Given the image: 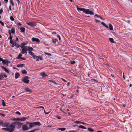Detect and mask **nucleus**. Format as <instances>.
Masks as SVG:
<instances>
[{
	"mask_svg": "<svg viewBox=\"0 0 132 132\" xmlns=\"http://www.w3.org/2000/svg\"><path fill=\"white\" fill-rule=\"evenodd\" d=\"M45 53L46 54V55H49L50 56H51V54L50 53H47L46 52H45Z\"/></svg>",
	"mask_w": 132,
	"mask_h": 132,
	"instance_id": "603ef678",
	"label": "nucleus"
},
{
	"mask_svg": "<svg viewBox=\"0 0 132 132\" xmlns=\"http://www.w3.org/2000/svg\"><path fill=\"white\" fill-rule=\"evenodd\" d=\"M1 67L2 69H3L7 73H9V70L7 69L5 67H4L3 66H2Z\"/></svg>",
	"mask_w": 132,
	"mask_h": 132,
	"instance_id": "f3484780",
	"label": "nucleus"
},
{
	"mask_svg": "<svg viewBox=\"0 0 132 132\" xmlns=\"http://www.w3.org/2000/svg\"><path fill=\"white\" fill-rule=\"evenodd\" d=\"M18 122V121H15L12 124L14 125H17Z\"/></svg>",
	"mask_w": 132,
	"mask_h": 132,
	"instance_id": "a19ab883",
	"label": "nucleus"
},
{
	"mask_svg": "<svg viewBox=\"0 0 132 132\" xmlns=\"http://www.w3.org/2000/svg\"><path fill=\"white\" fill-rule=\"evenodd\" d=\"M43 60V58L42 56H37L36 58V61H38L39 60L42 61Z\"/></svg>",
	"mask_w": 132,
	"mask_h": 132,
	"instance_id": "6e6552de",
	"label": "nucleus"
},
{
	"mask_svg": "<svg viewBox=\"0 0 132 132\" xmlns=\"http://www.w3.org/2000/svg\"><path fill=\"white\" fill-rule=\"evenodd\" d=\"M10 19L11 21H13L14 20V18L12 16L10 17Z\"/></svg>",
	"mask_w": 132,
	"mask_h": 132,
	"instance_id": "58836bf2",
	"label": "nucleus"
},
{
	"mask_svg": "<svg viewBox=\"0 0 132 132\" xmlns=\"http://www.w3.org/2000/svg\"><path fill=\"white\" fill-rule=\"evenodd\" d=\"M25 91L26 92H29L30 93L31 92L32 90L28 87H26L24 88Z\"/></svg>",
	"mask_w": 132,
	"mask_h": 132,
	"instance_id": "1a4fd4ad",
	"label": "nucleus"
},
{
	"mask_svg": "<svg viewBox=\"0 0 132 132\" xmlns=\"http://www.w3.org/2000/svg\"><path fill=\"white\" fill-rule=\"evenodd\" d=\"M26 123L28 126V128L29 129H30L32 127H33L36 126H40L41 125L40 123L39 122H26Z\"/></svg>",
	"mask_w": 132,
	"mask_h": 132,
	"instance_id": "f03ea898",
	"label": "nucleus"
},
{
	"mask_svg": "<svg viewBox=\"0 0 132 132\" xmlns=\"http://www.w3.org/2000/svg\"><path fill=\"white\" fill-rule=\"evenodd\" d=\"M10 43L12 44L11 47H13L14 46H15V45L16 43V42H14L13 40H10Z\"/></svg>",
	"mask_w": 132,
	"mask_h": 132,
	"instance_id": "9d476101",
	"label": "nucleus"
},
{
	"mask_svg": "<svg viewBox=\"0 0 132 132\" xmlns=\"http://www.w3.org/2000/svg\"><path fill=\"white\" fill-rule=\"evenodd\" d=\"M27 118H28L26 117H23L22 118H21V121H24Z\"/></svg>",
	"mask_w": 132,
	"mask_h": 132,
	"instance_id": "473e14b6",
	"label": "nucleus"
},
{
	"mask_svg": "<svg viewBox=\"0 0 132 132\" xmlns=\"http://www.w3.org/2000/svg\"><path fill=\"white\" fill-rule=\"evenodd\" d=\"M0 61H2V63L4 64H6V61L4 60H3L2 58L0 57Z\"/></svg>",
	"mask_w": 132,
	"mask_h": 132,
	"instance_id": "aec40b11",
	"label": "nucleus"
},
{
	"mask_svg": "<svg viewBox=\"0 0 132 132\" xmlns=\"http://www.w3.org/2000/svg\"><path fill=\"white\" fill-rule=\"evenodd\" d=\"M95 21L96 22H101L99 20H98L97 19H95Z\"/></svg>",
	"mask_w": 132,
	"mask_h": 132,
	"instance_id": "5fc2aeb1",
	"label": "nucleus"
},
{
	"mask_svg": "<svg viewBox=\"0 0 132 132\" xmlns=\"http://www.w3.org/2000/svg\"><path fill=\"white\" fill-rule=\"evenodd\" d=\"M37 56L35 55H34L33 56H32V57H33V59H35L36 58Z\"/></svg>",
	"mask_w": 132,
	"mask_h": 132,
	"instance_id": "49530a36",
	"label": "nucleus"
},
{
	"mask_svg": "<svg viewBox=\"0 0 132 132\" xmlns=\"http://www.w3.org/2000/svg\"><path fill=\"white\" fill-rule=\"evenodd\" d=\"M29 77L27 76H25L24 77H22L21 79L22 81L26 84H28L29 82V80L28 79Z\"/></svg>",
	"mask_w": 132,
	"mask_h": 132,
	"instance_id": "20e7f679",
	"label": "nucleus"
},
{
	"mask_svg": "<svg viewBox=\"0 0 132 132\" xmlns=\"http://www.w3.org/2000/svg\"><path fill=\"white\" fill-rule=\"evenodd\" d=\"M20 32L22 33H24L25 31V29L24 28L22 27L20 28Z\"/></svg>",
	"mask_w": 132,
	"mask_h": 132,
	"instance_id": "9b49d317",
	"label": "nucleus"
},
{
	"mask_svg": "<svg viewBox=\"0 0 132 132\" xmlns=\"http://www.w3.org/2000/svg\"><path fill=\"white\" fill-rule=\"evenodd\" d=\"M18 118H14L13 119V120L14 121H18Z\"/></svg>",
	"mask_w": 132,
	"mask_h": 132,
	"instance_id": "09e8293b",
	"label": "nucleus"
},
{
	"mask_svg": "<svg viewBox=\"0 0 132 132\" xmlns=\"http://www.w3.org/2000/svg\"><path fill=\"white\" fill-rule=\"evenodd\" d=\"M109 28L110 30H113V26L111 24H109Z\"/></svg>",
	"mask_w": 132,
	"mask_h": 132,
	"instance_id": "4be33fe9",
	"label": "nucleus"
},
{
	"mask_svg": "<svg viewBox=\"0 0 132 132\" xmlns=\"http://www.w3.org/2000/svg\"><path fill=\"white\" fill-rule=\"evenodd\" d=\"M80 121H75L73 122L75 123H80Z\"/></svg>",
	"mask_w": 132,
	"mask_h": 132,
	"instance_id": "c9c22d12",
	"label": "nucleus"
},
{
	"mask_svg": "<svg viewBox=\"0 0 132 132\" xmlns=\"http://www.w3.org/2000/svg\"><path fill=\"white\" fill-rule=\"evenodd\" d=\"M28 53L31 55L32 56H33L34 54V53L33 52H28Z\"/></svg>",
	"mask_w": 132,
	"mask_h": 132,
	"instance_id": "7c9ffc66",
	"label": "nucleus"
},
{
	"mask_svg": "<svg viewBox=\"0 0 132 132\" xmlns=\"http://www.w3.org/2000/svg\"><path fill=\"white\" fill-rule=\"evenodd\" d=\"M4 78V75H0V79H1Z\"/></svg>",
	"mask_w": 132,
	"mask_h": 132,
	"instance_id": "37998d69",
	"label": "nucleus"
},
{
	"mask_svg": "<svg viewBox=\"0 0 132 132\" xmlns=\"http://www.w3.org/2000/svg\"><path fill=\"white\" fill-rule=\"evenodd\" d=\"M16 113L19 115L21 114V113L19 111H16L15 112Z\"/></svg>",
	"mask_w": 132,
	"mask_h": 132,
	"instance_id": "de8ad7c7",
	"label": "nucleus"
},
{
	"mask_svg": "<svg viewBox=\"0 0 132 132\" xmlns=\"http://www.w3.org/2000/svg\"><path fill=\"white\" fill-rule=\"evenodd\" d=\"M31 40L33 42H36L37 43H39L40 42L39 39L38 38L33 37L31 38Z\"/></svg>",
	"mask_w": 132,
	"mask_h": 132,
	"instance_id": "0eeeda50",
	"label": "nucleus"
},
{
	"mask_svg": "<svg viewBox=\"0 0 132 132\" xmlns=\"http://www.w3.org/2000/svg\"><path fill=\"white\" fill-rule=\"evenodd\" d=\"M109 40L110 42L112 43H115L114 41V40L113 38H110L109 39Z\"/></svg>",
	"mask_w": 132,
	"mask_h": 132,
	"instance_id": "b1692460",
	"label": "nucleus"
},
{
	"mask_svg": "<svg viewBox=\"0 0 132 132\" xmlns=\"http://www.w3.org/2000/svg\"><path fill=\"white\" fill-rule=\"evenodd\" d=\"M23 124V123L20 122H18L17 125H18L19 126H20Z\"/></svg>",
	"mask_w": 132,
	"mask_h": 132,
	"instance_id": "c756f323",
	"label": "nucleus"
},
{
	"mask_svg": "<svg viewBox=\"0 0 132 132\" xmlns=\"http://www.w3.org/2000/svg\"><path fill=\"white\" fill-rule=\"evenodd\" d=\"M16 24L18 26H21V24L19 23H17Z\"/></svg>",
	"mask_w": 132,
	"mask_h": 132,
	"instance_id": "8fccbe9b",
	"label": "nucleus"
},
{
	"mask_svg": "<svg viewBox=\"0 0 132 132\" xmlns=\"http://www.w3.org/2000/svg\"><path fill=\"white\" fill-rule=\"evenodd\" d=\"M20 75L19 73L16 72L15 73V78L16 79H17L20 76Z\"/></svg>",
	"mask_w": 132,
	"mask_h": 132,
	"instance_id": "6ab92c4d",
	"label": "nucleus"
},
{
	"mask_svg": "<svg viewBox=\"0 0 132 132\" xmlns=\"http://www.w3.org/2000/svg\"><path fill=\"white\" fill-rule=\"evenodd\" d=\"M52 34L53 35H55L56 34V33L55 32H52Z\"/></svg>",
	"mask_w": 132,
	"mask_h": 132,
	"instance_id": "680f3d73",
	"label": "nucleus"
},
{
	"mask_svg": "<svg viewBox=\"0 0 132 132\" xmlns=\"http://www.w3.org/2000/svg\"><path fill=\"white\" fill-rule=\"evenodd\" d=\"M22 55L21 53L19 54L18 56L16 57L17 59L20 60V59L21 57L22 56Z\"/></svg>",
	"mask_w": 132,
	"mask_h": 132,
	"instance_id": "5701e85b",
	"label": "nucleus"
},
{
	"mask_svg": "<svg viewBox=\"0 0 132 132\" xmlns=\"http://www.w3.org/2000/svg\"><path fill=\"white\" fill-rule=\"evenodd\" d=\"M10 61H7L6 62V64H6V65H8V63H10Z\"/></svg>",
	"mask_w": 132,
	"mask_h": 132,
	"instance_id": "6e6d98bb",
	"label": "nucleus"
},
{
	"mask_svg": "<svg viewBox=\"0 0 132 132\" xmlns=\"http://www.w3.org/2000/svg\"><path fill=\"white\" fill-rule=\"evenodd\" d=\"M29 46H25L23 48L24 49H25V50H26V51H28V47Z\"/></svg>",
	"mask_w": 132,
	"mask_h": 132,
	"instance_id": "4c0bfd02",
	"label": "nucleus"
},
{
	"mask_svg": "<svg viewBox=\"0 0 132 132\" xmlns=\"http://www.w3.org/2000/svg\"><path fill=\"white\" fill-rule=\"evenodd\" d=\"M57 37H58L59 38V40L60 41L61 40V38L60 36L59 35H57Z\"/></svg>",
	"mask_w": 132,
	"mask_h": 132,
	"instance_id": "a18cd8bd",
	"label": "nucleus"
},
{
	"mask_svg": "<svg viewBox=\"0 0 132 132\" xmlns=\"http://www.w3.org/2000/svg\"><path fill=\"white\" fill-rule=\"evenodd\" d=\"M70 63L71 64H74L75 63V61H71L70 62Z\"/></svg>",
	"mask_w": 132,
	"mask_h": 132,
	"instance_id": "ea45409f",
	"label": "nucleus"
},
{
	"mask_svg": "<svg viewBox=\"0 0 132 132\" xmlns=\"http://www.w3.org/2000/svg\"><path fill=\"white\" fill-rule=\"evenodd\" d=\"M10 32L13 34H14L15 33V29L14 27H13L11 28V30H10Z\"/></svg>",
	"mask_w": 132,
	"mask_h": 132,
	"instance_id": "2eb2a0df",
	"label": "nucleus"
},
{
	"mask_svg": "<svg viewBox=\"0 0 132 132\" xmlns=\"http://www.w3.org/2000/svg\"><path fill=\"white\" fill-rule=\"evenodd\" d=\"M41 75L44 77H48V76L46 75L45 73L42 72L41 73Z\"/></svg>",
	"mask_w": 132,
	"mask_h": 132,
	"instance_id": "ddd939ff",
	"label": "nucleus"
},
{
	"mask_svg": "<svg viewBox=\"0 0 132 132\" xmlns=\"http://www.w3.org/2000/svg\"><path fill=\"white\" fill-rule=\"evenodd\" d=\"M0 115L2 116L3 117H4L5 116L4 114L2 113H0Z\"/></svg>",
	"mask_w": 132,
	"mask_h": 132,
	"instance_id": "e2e57ef3",
	"label": "nucleus"
},
{
	"mask_svg": "<svg viewBox=\"0 0 132 132\" xmlns=\"http://www.w3.org/2000/svg\"><path fill=\"white\" fill-rule=\"evenodd\" d=\"M77 9L79 12V11H82L84 13L86 14H89L91 15L94 14V10L93 9H86L84 8L77 7Z\"/></svg>",
	"mask_w": 132,
	"mask_h": 132,
	"instance_id": "f257e3e1",
	"label": "nucleus"
},
{
	"mask_svg": "<svg viewBox=\"0 0 132 132\" xmlns=\"http://www.w3.org/2000/svg\"><path fill=\"white\" fill-rule=\"evenodd\" d=\"M0 23L3 26H4V24L3 22H2L1 21H0Z\"/></svg>",
	"mask_w": 132,
	"mask_h": 132,
	"instance_id": "c03bdc74",
	"label": "nucleus"
},
{
	"mask_svg": "<svg viewBox=\"0 0 132 132\" xmlns=\"http://www.w3.org/2000/svg\"><path fill=\"white\" fill-rule=\"evenodd\" d=\"M26 24L31 27L35 26L37 25V23L35 22H26Z\"/></svg>",
	"mask_w": 132,
	"mask_h": 132,
	"instance_id": "39448f33",
	"label": "nucleus"
},
{
	"mask_svg": "<svg viewBox=\"0 0 132 132\" xmlns=\"http://www.w3.org/2000/svg\"><path fill=\"white\" fill-rule=\"evenodd\" d=\"M3 11L2 9H1L0 10V14H2V12H3Z\"/></svg>",
	"mask_w": 132,
	"mask_h": 132,
	"instance_id": "3c124183",
	"label": "nucleus"
},
{
	"mask_svg": "<svg viewBox=\"0 0 132 132\" xmlns=\"http://www.w3.org/2000/svg\"><path fill=\"white\" fill-rule=\"evenodd\" d=\"M2 105L3 106H5L6 105L5 103L4 102V101L2 100Z\"/></svg>",
	"mask_w": 132,
	"mask_h": 132,
	"instance_id": "e433bc0d",
	"label": "nucleus"
},
{
	"mask_svg": "<svg viewBox=\"0 0 132 132\" xmlns=\"http://www.w3.org/2000/svg\"><path fill=\"white\" fill-rule=\"evenodd\" d=\"M38 129H34L33 130L30 131H28V132H34L36 131L37 130H38Z\"/></svg>",
	"mask_w": 132,
	"mask_h": 132,
	"instance_id": "f704fd0d",
	"label": "nucleus"
},
{
	"mask_svg": "<svg viewBox=\"0 0 132 132\" xmlns=\"http://www.w3.org/2000/svg\"><path fill=\"white\" fill-rule=\"evenodd\" d=\"M27 43L23 42L22 43L20 46V47L22 48H24L25 46L27 44Z\"/></svg>",
	"mask_w": 132,
	"mask_h": 132,
	"instance_id": "f8f14e48",
	"label": "nucleus"
},
{
	"mask_svg": "<svg viewBox=\"0 0 132 132\" xmlns=\"http://www.w3.org/2000/svg\"><path fill=\"white\" fill-rule=\"evenodd\" d=\"M3 123V122L2 121L0 120V126Z\"/></svg>",
	"mask_w": 132,
	"mask_h": 132,
	"instance_id": "4d7b16f0",
	"label": "nucleus"
},
{
	"mask_svg": "<svg viewBox=\"0 0 132 132\" xmlns=\"http://www.w3.org/2000/svg\"><path fill=\"white\" fill-rule=\"evenodd\" d=\"M78 127L79 128H80L84 129H86V127H84L83 126H82V125H80V126H78Z\"/></svg>",
	"mask_w": 132,
	"mask_h": 132,
	"instance_id": "a878e982",
	"label": "nucleus"
},
{
	"mask_svg": "<svg viewBox=\"0 0 132 132\" xmlns=\"http://www.w3.org/2000/svg\"><path fill=\"white\" fill-rule=\"evenodd\" d=\"M22 130L24 131L27 130L29 129L28 128V126L27 125H24L22 126Z\"/></svg>",
	"mask_w": 132,
	"mask_h": 132,
	"instance_id": "423d86ee",
	"label": "nucleus"
},
{
	"mask_svg": "<svg viewBox=\"0 0 132 132\" xmlns=\"http://www.w3.org/2000/svg\"><path fill=\"white\" fill-rule=\"evenodd\" d=\"M9 10H10V11H11L12 10V9H11V5H10L9 7Z\"/></svg>",
	"mask_w": 132,
	"mask_h": 132,
	"instance_id": "69168bd1",
	"label": "nucleus"
},
{
	"mask_svg": "<svg viewBox=\"0 0 132 132\" xmlns=\"http://www.w3.org/2000/svg\"><path fill=\"white\" fill-rule=\"evenodd\" d=\"M4 75V77L5 78H6L7 77V76L6 75L5 73L4 75Z\"/></svg>",
	"mask_w": 132,
	"mask_h": 132,
	"instance_id": "0e129e2a",
	"label": "nucleus"
},
{
	"mask_svg": "<svg viewBox=\"0 0 132 132\" xmlns=\"http://www.w3.org/2000/svg\"><path fill=\"white\" fill-rule=\"evenodd\" d=\"M101 23L104 27H105L106 28H108L109 27L108 26L106 25L104 22H101Z\"/></svg>",
	"mask_w": 132,
	"mask_h": 132,
	"instance_id": "393cba45",
	"label": "nucleus"
},
{
	"mask_svg": "<svg viewBox=\"0 0 132 132\" xmlns=\"http://www.w3.org/2000/svg\"><path fill=\"white\" fill-rule=\"evenodd\" d=\"M20 60H26V59L24 58L23 57H21V59H20Z\"/></svg>",
	"mask_w": 132,
	"mask_h": 132,
	"instance_id": "13d9d810",
	"label": "nucleus"
},
{
	"mask_svg": "<svg viewBox=\"0 0 132 132\" xmlns=\"http://www.w3.org/2000/svg\"><path fill=\"white\" fill-rule=\"evenodd\" d=\"M10 128H2L3 130L9 131L12 132L14 130V129L15 128V126L12 124H11L9 125Z\"/></svg>",
	"mask_w": 132,
	"mask_h": 132,
	"instance_id": "7ed1b4c3",
	"label": "nucleus"
},
{
	"mask_svg": "<svg viewBox=\"0 0 132 132\" xmlns=\"http://www.w3.org/2000/svg\"><path fill=\"white\" fill-rule=\"evenodd\" d=\"M25 64H24L20 63L17 65V67L18 68L22 67Z\"/></svg>",
	"mask_w": 132,
	"mask_h": 132,
	"instance_id": "dca6fc26",
	"label": "nucleus"
},
{
	"mask_svg": "<svg viewBox=\"0 0 132 132\" xmlns=\"http://www.w3.org/2000/svg\"><path fill=\"white\" fill-rule=\"evenodd\" d=\"M56 118L59 119H61V118L60 116H57L56 117Z\"/></svg>",
	"mask_w": 132,
	"mask_h": 132,
	"instance_id": "864d4df0",
	"label": "nucleus"
},
{
	"mask_svg": "<svg viewBox=\"0 0 132 132\" xmlns=\"http://www.w3.org/2000/svg\"><path fill=\"white\" fill-rule=\"evenodd\" d=\"M21 50H22L21 53L23 54L26 53V54L25 55H26V54H27V51L25 50L24 48H22Z\"/></svg>",
	"mask_w": 132,
	"mask_h": 132,
	"instance_id": "a211bd4d",
	"label": "nucleus"
},
{
	"mask_svg": "<svg viewBox=\"0 0 132 132\" xmlns=\"http://www.w3.org/2000/svg\"><path fill=\"white\" fill-rule=\"evenodd\" d=\"M87 129L88 131L90 132H92L94 131V130L91 128H88Z\"/></svg>",
	"mask_w": 132,
	"mask_h": 132,
	"instance_id": "72a5a7b5",
	"label": "nucleus"
},
{
	"mask_svg": "<svg viewBox=\"0 0 132 132\" xmlns=\"http://www.w3.org/2000/svg\"><path fill=\"white\" fill-rule=\"evenodd\" d=\"M57 41V40L56 39H52V42L54 43V44Z\"/></svg>",
	"mask_w": 132,
	"mask_h": 132,
	"instance_id": "2f4dec72",
	"label": "nucleus"
},
{
	"mask_svg": "<svg viewBox=\"0 0 132 132\" xmlns=\"http://www.w3.org/2000/svg\"><path fill=\"white\" fill-rule=\"evenodd\" d=\"M9 125H9V124H7V125H6V126H5V127H7V128H8V127H9Z\"/></svg>",
	"mask_w": 132,
	"mask_h": 132,
	"instance_id": "bf43d9fd",
	"label": "nucleus"
},
{
	"mask_svg": "<svg viewBox=\"0 0 132 132\" xmlns=\"http://www.w3.org/2000/svg\"><path fill=\"white\" fill-rule=\"evenodd\" d=\"M28 51H29V52H31L33 51L34 49L33 48L30 46H29L28 47Z\"/></svg>",
	"mask_w": 132,
	"mask_h": 132,
	"instance_id": "412c9836",
	"label": "nucleus"
},
{
	"mask_svg": "<svg viewBox=\"0 0 132 132\" xmlns=\"http://www.w3.org/2000/svg\"><path fill=\"white\" fill-rule=\"evenodd\" d=\"M10 4H11L12 6H13L14 5V2L13 1V0H10Z\"/></svg>",
	"mask_w": 132,
	"mask_h": 132,
	"instance_id": "bb28decb",
	"label": "nucleus"
},
{
	"mask_svg": "<svg viewBox=\"0 0 132 132\" xmlns=\"http://www.w3.org/2000/svg\"><path fill=\"white\" fill-rule=\"evenodd\" d=\"M22 73L23 74H26L27 73V72L25 70H23L22 71Z\"/></svg>",
	"mask_w": 132,
	"mask_h": 132,
	"instance_id": "c85d7f7f",
	"label": "nucleus"
},
{
	"mask_svg": "<svg viewBox=\"0 0 132 132\" xmlns=\"http://www.w3.org/2000/svg\"><path fill=\"white\" fill-rule=\"evenodd\" d=\"M95 16H96L97 17H98V15L97 14H96L95 15V16H94V17H95Z\"/></svg>",
	"mask_w": 132,
	"mask_h": 132,
	"instance_id": "774afa93",
	"label": "nucleus"
},
{
	"mask_svg": "<svg viewBox=\"0 0 132 132\" xmlns=\"http://www.w3.org/2000/svg\"><path fill=\"white\" fill-rule=\"evenodd\" d=\"M80 123H82L83 125H85V124H86L85 123L82 122L80 121Z\"/></svg>",
	"mask_w": 132,
	"mask_h": 132,
	"instance_id": "052dcab7",
	"label": "nucleus"
},
{
	"mask_svg": "<svg viewBox=\"0 0 132 132\" xmlns=\"http://www.w3.org/2000/svg\"><path fill=\"white\" fill-rule=\"evenodd\" d=\"M62 80L64 81H65V82H66V80H65L64 79H63V78H62Z\"/></svg>",
	"mask_w": 132,
	"mask_h": 132,
	"instance_id": "338daca9",
	"label": "nucleus"
},
{
	"mask_svg": "<svg viewBox=\"0 0 132 132\" xmlns=\"http://www.w3.org/2000/svg\"><path fill=\"white\" fill-rule=\"evenodd\" d=\"M8 33L10 35V36L8 38V39H10V40H12V37L11 36V34L10 32V30H9Z\"/></svg>",
	"mask_w": 132,
	"mask_h": 132,
	"instance_id": "4468645a",
	"label": "nucleus"
},
{
	"mask_svg": "<svg viewBox=\"0 0 132 132\" xmlns=\"http://www.w3.org/2000/svg\"><path fill=\"white\" fill-rule=\"evenodd\" d=\"M58 129L59 130H60L62 131H63L65 130L66 129L64 128H59Z\"/></svg>",
	"mask_w": 132,
	"mask_h": 132,
	"instance_id": "cd10ccee",
	"label": "nucleus"
},
{
	"mask_svg": "<svg viewBox=\"0 0 132 132\" xmlns=\"http://www.w3.org/2000/svg\"><path fill=\"white\" fill-rule=\"evenodd\" d=\"M15 46L17 48H18L19 47V45L18 44H16H16L15 45Z\"/></svg>",
	"mask_w": 132,
	"mask_h": 132,
	"instance_id": "79ce46f5",
	"label": "nucleus"
}]
</instances>
